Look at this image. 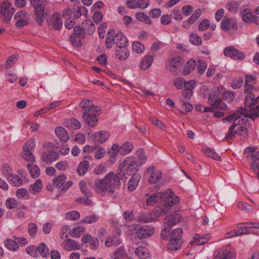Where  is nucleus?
I'll use <instances>...</instances> for the list:
<instances>
[{
    "label": "nucleus",
    "instance_id": "1",
    "mask_svg": "<svg viewBox=\"0 0 259 259\" xmlns=\"http://www.w3.org/2000/svg\"><path fill=\"white\" fill-rule=\"evenodd\" d=\"M255 90L253 84H244V93L248 94L244 100V106L250 108L249 110L241 107L236 113L228 115L223 119V120L233 121V124L229 128L226 138L231 139L235 135L238 134L240 136L246 137L248 135V130L244 125V118L240 115L245 117H253L259 116V96L255 98V96L251 92Z\"/></svg>",
    "mask_w": 259,
    "mask_h": 259
},
{
    "label": "nucleus",
    "instance_id": "2",
    "mask_svg": "<svg viewBox=\"0 0 259 259\" xmlns=\"http://www.w3.org/2000/svg\"><path fill=\"white\" fill-rule=\"evenodd\" d=\"M94 185V190L98 194L103 195L106 192L113 193L115 188H118L120 186L119 176L116 174L114 175L113 172L110 171L103 179H96Z\"/></svg>",
    "mask_w": 259,
    "mask_h": 259
},
{
    "label": "nucleus",
    "instance_id": "3",
    "mask_svg": "<svg viewBox=\"0 0 259 259\" xmlns=\"http://www.w3.org/2000/svg\"><path fill=\"white\" fill-rule=\"evenodd\" d=\"M140 165L136 158L134 157H127L121 162L119 168L117 169V176H119V179H126L127 176L137 174V172Z\"/></svg>",
    "mask_w": 259,
    "mask_h": 259
},
{
    "label": "nucleus",
    "instance_id": "4",
    "mask_svg": "<svg viewBox=\"0 0 259 259\" xmlns=\"http://www.w3.org/2000/svg\"><path fill=\"white\" fill-rule=\"evenodd\" d=\"M60 155L55 150L54 145L51 142H46L42 146L40 161L47 164H51L59 159Z\"/></svg>",
    "mask_w": 259,
    "mask_h": 259
},
{
    "label": "nucleus",
    "instance_id": "5",
    "mask_svg": "<svg viewBox=\"0 0 259 259\" xmlns=\"http://www.w3.org/2000/svg\"><path fill=\"white\" fill-rule=\"evenodd\" d=\"M30 5L34 8L36 21L39 24L45 20L46 14L45 8L47 6L46 0H29Z\"/></svg>",
    "mask_w": 259,
    "mask_h": 259
},
{
    "label": "nucleus",
    "instance_id": "6",
    "mask_svg": "<svg viewBox=\"0 0 259 259\" xmlns=\"http://www.w3.org/2000/svg\"><path fill=\"white\" fill-rule=\"evenodd\" d=\"M240 14L242 21L246 23H254L259 25V17L252 14L249 8L242 7L240 11Z\"/></svg>",
    "mask_w": 259,
    "mask_h": 259
},
{
    "label": "nucleus",
    "instance_id": "7",
    "mask_svg": "<svg viewBox=\"0 0 259 259\" xmlns=\"http://www.w3.org/2000/svg\"><path fill=\"white\" fill-rule=\"evenodd\" d=\"M14 12V9L12 7L11 4L9 2H4L1 4V20L8 23L11 19Z\"/></svg>",
    "mask_w": 259,
    "mask_h": 259
},
{
    "label": "nucleus",
    "instance_id": "8",
    "mask_svg": "<svg viewBox=\"0 0 259 259\" xmlns=\"http://www.w3.org/2000/svg\"><path fill=\"white\" fill-rule=\"evenodd\" d=\"M67 177L64 175H59L53 179V185L60 189L62 192L65 191L69 189L73 183L71 181H66Z\"/></svg>",
    "mask_w": 259,
    "mask_h": 259
},
{
    "label": "nucleus",
    "instance_id": "9",
    "mask_svg": "<svg viewBox=\"0 0 259 259\" xmlns=\"http://www.w3.org/2000/svg\"><path fill=\"white\" fill-rule=\"evenodd\" d=\"M224 54L233 60H242L245 57V54L233 46H229L224 50Z\"/></svg>",
    "mask_w": 259,
    "mask_h": 259
},
{
    "label": "nucleus",
    "instance_id": "10",
    "mask_svg": "<svg viewBox=\"0 0 259 259\" xmlns=\"http://www.w3.org/2000/svg\"><path fill=\"white\" fill-rule=\"evenodd\" d=\"M47 22L48 26L52 29L59 30L63 25V20L60 13H54L50 17Z\"/></svg>",
    "mask_w": 259,
    "mask_h": 259
},
{
    "label": "nucleus",
    "instance_id": "11",
    "mask_svg": "<svg viewBox=\"0 0 259 259\" xmlns=\"http://www.w3.org/2000/svg\"><path fill=\"white\" fill-rule=\"evenodd\" d=\"M84 37V32L80 26H75L74 33L70 37V41L75 47H80L81 45V40Z\"/></svg>",
    "mask_w": 259,
    "mask_h": 259
},
{
    "label": "nucleus",
    "instance_id": "12",
    "mask_svg": "<svg viewBox=\"0 0 259 259\" xmlns=\"http://www.w3.org/2000/svg\"><path fill=\"white\" fill-rule=\"evenodd\" d=\"M14 19L16 20L15 25L17 27H23L28 24L29 15L26 11H20L16 13Z\"/></svg>",
    "mask_w": 259,
    "mask_h": 259
},
{
    "label": "nucleus",
    "instance_id": "13",
    "mask_svg": "<svg viewBox=\"0 0 259 259\" xmlns=\"http://www.w3.org/2000/svg\"><path fill=\"white\" fill-rule=\"evenodd\" d=\"M79 107L81 108V112L83 114L92 112H99V108L93 105L92 100L84 99L79 103Z\"/></svg>",
    "mask_w": 259,
    "mask_h": 259
},
{
    "label": "nucleus",
    "instance_id": "14",
    "mask_svg": "<svg viewBox=\"0 0 259 259\" xmlns=\"http://www.w3.org/2000/svg\"><path fill=\"white\" fill-rule=\"evenodd\" d=\"M236 255L227 246H223L215 255L213 259H235Z\"/></svg>",
    "mask_w": 259,
    "mask_h": 259
},
{
    "label": "nucleus",
    "instance_id": "15",
    "mask_svg": "<svg viewBox=\"0 0 259 259\" xmlns=\"http://www.w3.org/2000/svg\"><path fill=\"white\" fill-rule=\"evenodd\" d=\"M163 195L164 197H163L162 200H165L164 203L170 208L174 204L179 201V197L175 195L171 190H167L163 193Z\"/></svg>",
    "mask_w": 259,
    "mask_h": 259
},
{
    "label": "nucleus",
    "instance_id": "16",
    "mask_svg": "<svg viewBox=\"0 0 259 259\" xmlns=\"http://www.w3.org/2000/svg\"><path fill=\"white\" fill-rule=\"evenodd\" d=\"M212 100L211 102H210V100H208V104L210 105V107L206 108V112H212L215 109L226 110L227 105L222 101L221 98Z\"/></svg>",
    "mask_w": 259,
    "mask_h": 259
},
{
    "label": "nucleus",
    "instance_id": "17",
    "mask_svg": "<svg viewBox=\"0 0 259 259\" xmlns=\"http://www.w3.org/2000/svg\"><path fill=\"white\" fill-rule=\"evenodd\" d=\"M146 172L150 175L148 182L150 184H155L161 179V172L159 170H155L154 166H150L147 168Z\"/></svg>",
    "mask_w": 259,
    "mask_h": 259
},
{
    "label": "nucleus",
    "instance_id": "18",
    "mask_svg": "<svg viewBox=\"0 0 259 259\" xmlns=\"http://www.w3.org/2000/svg\"><path fill=\"white\" fill-rule=\"evenodd\" d=\"M154 231L153 228L148 226H138L136 235L140 239L148 237L152 235Z\"/></svg>",
    "mask_w": 259,
    "mask_h": 259
},
{
    "label": "nucleus",
    "instance_id": "19",
    "mask_svg": "<svg viewBox=\"0 0 259 259\" xmlns=\"http://www.w3.org/2000/svg\"><path fill=\"white\" fill-rule=\"evenodd\" d=\"M181 59L179 57H173L169 59L166 65V69L172 73L176 74L181 66Z\"/></svg>",
    "mask_w": 259,
    "mask_h": 259
},
{
    "label": "nucleus",
    "instance_id": "20",
    "mask_svg": "<svg viewBox=\"0 0 259 259\" xmlns=\"http://www.w3.org/2000/svg\"><path fill=\"white\" fill-rule=\"evenodd\" d=\"M99 112H91L82 115L84 122L90 126L94 127L97 125L98 120L97 116Z\"/></svg>",
    "mask_w": 259,
    "mask_h": 259
},
{
    "label": "nucleus",
    "instance_id": "21",
    "mask_svg": "<svg viewBox=\"0 0 259 259\" xmlns=\"http://www.w3.org/2000/svg\"><path fill=\"white\" fill-rule=\"evenodd\" d=\"M81 242L84 244H89L90 247L93 250L96 249L99 245L98 239L89 234H84L82 237Z\"/></svg>",
    "mask_w": 259,
    "mask_h": 259
},
{
    "label": "nucleus",
    "instance_id": "22",
    "mask_svg": "<svg viewBox=\"0 0 259 259\" xmlns=\"http://www.w3.org/2000/svg\"><path fill=\"white\" fill-rule=\"evenodd\" d=\"M181 218L182 215L179 213L170 214L164 220V225L170 229L174 225L181 221Z\"/></svg>",
    "mask_w": 259,
    "mask_h": 259
},
{
    "label": "nucleus",
    "instance_id": "23",
    "mask_svg": "<svg viewBox=\"0 0 259 259\" xmlns=\"http://www.w3.org/2000/svg\"><path fill=\"white\" fill-rule=\"evenodd\" d=\"M92 136L93 137L95 142L102 144L108 139L110 134L107 131H99L92 134Z\"/></svg>",
    "mask_w": 259,
    "mask_h": 259
},
{
    "label": "nucleus",
    "instance_id": "24",
    "mask_svg": "<svg viewBox=\"0 0 259 259\" xmlns=\"http://www.w3.org/2000/svg\"><path fill=\"white\" fill-rule=\"evenodd\" d=\"M80 29L85 33L91 35L95 31L96 28L94 22L91 20H85L82 23Z\"/></svg>",
    "mask_w": 259,
    "mask_h": 259
},
{
    "label": "nucleus",
    "instance_id": "25",
    "mask_svg": "<svg viewBox=\"0 0 259 259\" xmlns=\"http://www.w3.org/2000/svg\"><path fill=\"white\" fill-rule=\"evenodd\" d=\"M62 246L67 251L78 250L80 248L79 245L75 241L70 239H66L63 241Z\"/></svg>",
    "mask_w": 259,
    "mask_h": 259
},
{
    "label": "nucleus",
    "instance_id": "26",
    "mask_svg": "<svg viewBox=\"0 0 259 259\" xmlns=\"http://www.w3.org/2000/svg\"><path fill=\"white\" fill-rule=\"evenodd\" d=\"M224 90L225 88L223 86L213 88L209 94L208 100H210V102H211L212 99L221 98L220 95L223 94Z\"/></svg>",
    "mask_w": 259,
    "mask_h": 259
},
{
    "label": "nucleus",
    "instance_id": "27",
    "mask_svg": "<svg viewBox=\"0 0 259 259\" xmlns=\"http://www.w3.org/2000/svg\"><path fill=\"white\" fill-rule=\"evenodd\" d=\"M170 209L168 206L163 203V204L155 207L153 212L156 217H160L168 213Z\"/></svg>",
    "mask_w": 259,
    "mask_h": 259
},
{
    "label": "nucleus",
    "instance_id": "28",
    "mask_svg": "<svg viewBox=\"0 0 259 259\" xmlns=\"http://www.w3.org/2000/svg\"><path fill=\"white\" fill-rule=\"evenodd\" d=\"M163 193L161 192L151 195L147 200L146 203L149 206L154 205L160 200L163 199Z\"/></svg>",
    "mask_w": 259,
    "mask_h": 259
},
{
    "label": "nucleus",
    "instance_id": "29",
    "mask_svg": "<svg viewBox=\"0 0 259 259\" xmlns=\"http://www.w3.org/2000/svg\"><path fill=\"white\" fill-rule=\"evenodd\" d=\"M154 60L153 57L151 55L146 56L141 61L140 68L143 70L148 69L152 64Z\"/></svg>",
    "mask_w": 259,
    "mask_h": 259
},
{
    "label": "nucleus",
    "instance_id": "30",
    "mask_svg": "<svg viewBox=\"0 0 259 259\" xmlns=\"http://www.w3.org/2000/svg\"><path fill=\"white\" fill-rule=\"evenodd\" d=\"M56 136L63 142H67L69 140V136L65 128L61 126L56 127L55 130Z\"/></svg>",
    "mask_w": 259,
    "mask_h": 259
},
{
    "label": "nucleus",
    "instance_id": "31",
    "mask_svg": "<svg viewBox=\"0 0 259 259\" xmlns=\"http://www.w3.org/2000/svg\"><path fill=\"white\" fill-rule=\"evenodd\" d=\"M140 175L138 174L132 175V177L131 178L128 183V190L132 191L136 189L140 180Z\"/></svg>",
    "mask_w": 259,
    "mask_h": 259
},
{
    "label": "nucleus",
    "instance_id": "32",
    "mask_svg": "<svg viewBox=\"0 0 259 259\" xmlns=\"http://www.w3.org/2000/svg\"><path fill=\"white\" fill-rule=\"evenodd\" d=\"M118 49L116 51V57L119 60H124L126 59L130 55L129 51L126 47H118Z\"/></svg>",
    "mask_w": 259,
    "mask_h": 259
},
{
    "label": "nucleus",
    "instance_id": "33",
    "mask_svg": "<svg viewBox=\"0 0 259 259\" xmlns=\"http://www.w3.org/2000/svg\"><path fill=\"white\" fill-rule=\"evenodd\" d=\"M115 44L117 47H126L127 45V41L126 38L121 33L115 34Z\"/></svg>",
    "mask_w": 259,
    "mask_h": 259
},
{
    "label": "nucleus",
    "instance_id": "34",
    "mask_svg": "<svg viewBox=\"0 0 259 259\" xmlns=\"http://www.w3.org/2000/svg\"><path fill=\"white\" fill-rule=\"evenodd\" d=\"M196 62L193 59L189 60L183 68V74L187 75L194 70L196 66Z\"/></svg>",
    "mask_w": 259,
    "mask_h": 259
},
{
    "label": "nucleus",
    "instance_id": "35",
    "mask_svg": "<svg viewBox=\"0 0 259 259\" xmlns=\"http://www.w3.org/2000/svg\"><path fill=\"white\" fill-rule=\"evenodd\" d=\"M135 253L141 259H147L150 256L148 249L142 246L137 248Z\"/></svg>",
    "mask_w": 259,
    "mask_h": 259
},
{
    "label": "nucleus",
    "instance_id": "36",
    "mask_svg": "<svg viewBox=\"0 0 259 259\" xmlns=\"http://www.w3.org/2000/svg\"><path fill=\"white\" fill-rule=\"evenodd\" d=\"M65 125L73 130L79 129L81 127V123L75 118L67 119L64 122Z\"/></svg>",
    "mask_w": 259,
    "mask_h": 259
},
{
    "label": "nucleus",
    "instance_id": "37",
    "mask_svg": "<svg viewBox=\"0 0 259 259\" xmlns=\"http://www.w3.org/2000/svg\"><path fill=\"white\" fill-rule=\"evenodd\" d=\"M239 4L235 1H232L227 3L226 5V9L232 14H236L239 10Z\"/></svg>",
    "mask_w": 259,
    "mask_h": 259
},
{
    "label": "nucleus",
    "instance_id": "38",
    "mask_svg": "<svg viewBox=\"0 0 259 259\" xmlns=\"http://www.w3.org/2000/svg\"><path fill=\"white\" fill-rule=\"evenodd\" d=\"M115 31L113 30H109L106 35V46L108 48H111L115 44Z\"/></svg>",
    "mask_w": 259,
    "mask_h": 259
},
{
    "label": "nucleus",
    "instance_id": "39",
    "mask_svg": "<svg viewBox=\"0 0 259 259\" xmlns=\"http://www.w3.org/2000/svg\"><path fill=\"white\" fill-rule=\"evenodd\" d=\"M27 167L32 178H36L39 176L40 169L38 166L33 164H28Z\"/></svg>",
    "mask_w": 259,
    "mask_h": 259
},
{
    "label": "nucleus",
    "instance_id": "40",
    "mask_svg": "<svg viewBox=\"0 0 259 259\" xmlns=\"http://www.w3.org/2000/svg\"><path fill=\"white\" fill-rule=\"evenodd\" d=\"M42 188V184L41 180L40 179H38L35 181L33 184L30 186L29 191L31 193L35 194L39 193Z\"/></svg>",
    "mask_w": 259,
    "mask_h": 259
},
{
    "label": "nucleus",
    "instance_id": "41",
    "mask_svg": "<svg viewBox=\"0 0 259 259\" xmlns=\"http://www.w3.org/2000/svg\"><path fill=\"white\" fill-rule=\"evenodd\" d=\"M196 68L197 73L201 75L205 72L207 65L205 61L202 60H198L196 62Z\"/></svg>",
    "mask_w": 259,
    "mask_h": 259
},
{
    "label": "nucleus",
    "instance_id": "42",
    "mask_svg": "<svg viewBox=\"0 0 259 259\" xmlns=\"http://www.w3.org/2000/svg\"><path fill=\"white\" fill-rule=\"evenodd\" d=\"M7 180L14 186L19 187L23 184V180L15 174H12L9 176Z\"/></svg>",
    "mask_w": 259,
    "mask_h": 259
},
{
    "label": "nucleus",
    "instance_id": "43",
    "mask_svg": "<svg viewBox=\"0 0 259 259\" xmlns=\"http://www.w3.org/2000/svg\"><path fill=\"white\" fill-rule=\"evenodd\" d=\"M180 240L170 238L167 244L168 249L171 250H176L179 249L181 246Z\"/></svg>",
    "mask_w": 259,
    "mask_h": 259
},
{
    "label": "nucleus",
    "instance_id": "44",
    "mask_svg": "<svg viewBox=\"0 0 259 259\" xmlns=\"http://www.w3.org/2000/svg\"><path fill=\"white\" fill-rule=\"evenodd\" d=\"M37 247V252L38 253V255H40L44 257H46L49 255V250L46 244L41 243Z\"/></svg>",
    "mask_w": 259,
    "mask_h": 259
},
{
    "label": "nucleus",
    "instance_id": "45",
    "mask_svg": "<svg viewBox=\"0 0 259 259\" xmlns=\"http://www.w3.org/2000/svg\"><path fill=\"white\" fill-rule=\"evenodd\" d=\"M89 166V162L88 161L83 160L81 162L77 167V173L80 176L84 175L87 171Z\"/></svg>",
    "mask_w": 259,
    "mask_h": 259
},
{
    "label": "nucleus",
    "instance_id": "46",
    "mask_svg": "<svg viewBox=\"0 0 259 259\" xmlns=\"http://www.w3.org/2000/svg\"><path fill=\"white\" fill-rule=\"evenodd\" d=\"M22 157L27 162H34L35 161V157L33 154V151L23 150Z\"/></svg>",
    "mask_w": 259,
    "mask_h": 259
},
{
    "label": "nucleus",
    "instance_id": "47",
    "mask_svg": "<svg viewBox=\"0 0 259 259\" xmlns=\"http://www.w3.org/2000/svg\"><path fill=\"white\" fill-rule=\"evenodd\" d=\"M251 225H252V222L239 223L237 225V227L238 228L237 230L240 231V232H242L243 233L244 232L243 235L249 234V229Z\"/></svg>",
    "mask_w": 259,
    "mask_h": 259
},
{
    "label": "nucleus",
    "instance_id": "48",
    "mask_svg": "<svg viewBox=\"0 0 259 259\" xmlns=\"http://www.w3.org/2000/svg\"><path fill=\"white\" fill-rule=\"evenodd\" d=\"M133 149V144L130 142H125L120 147V154L122 155H126L130 153Z\"/></svg>",
    "mask_w": 259,
    "mask_h": 259
},
{
    "label": "nucleus",
    "instance_id": "49",
    "mask_svg": "<svg viewBox=\"0 0 259 259\" xmlns=\"http://www.w3.org/2000/svg\"><path fill=\"white\" fill-rule=\"evenodd\" d=\"M193 241L191 243L194 245H201L207 242L206 238L200 237L199 235L196 234L193 237Z\"/></svg>",
    "mask_w": 259,
    "mask_h": 259
},
{
    "label": "nucleus",
    "instance_id": "50",
    "mask_svg": "<svg viewBox=\"0 0 259 259\" xmlns=\"http://www.w3.org/2000/svg\"><path fill=\"white\" fill-rule=\"evenodd\" d=\"M28 233L29 235L32 238L36 237L37 232V226L33 223H30L27 226Z\"/></svg>",
    "mask_w": 259,
    "mask_h": 259
},
{
    "label": "nucleus",
    "instance_id": "51",
    "mask_svg": "<svg viewBox=\"0 0 259 259\" xmlns=\"http://www.w3.org/2000/svg\"><path fill=\"white\" fill-rule=\"evenodd\" d=\"M111 256L118 259H122L126 257V252L123 247H120L114 252L113 254Z\"/></svg>",
    "mask_w": 259,
    "mask_h": 259
},
{
    "label": "nucleus",
    "instance_id": "52",
    "mask_svg": "<svg viewBox=\"0 0 259 259\" xmlns=\"http://www.w3.org/2000/svg\"><path fill=\"white\" fill-rule=\"evenodd\" d=\"M35 145V140L34 139H29L23 146V150L33 151Z\"/></svg>",
    "mask_w": 259,
    "mask_h": 259
},
{
    "label": "nucleus",
    "instance_id": "53",
    "mask_svg": "<svg viewBox=\"0 0 259 259\" xmlns=\"http://www.w3.org/2000/svg\"><path fill=\"white\" fill-rule=\"evenodd\" d=\"M4 244L6 247L10 250H16L19 248V245L16 240L8 239L5 242Z\"/></svg>",
    "mask_w": 259,
    "mask_h": 259
},
{
    "label": "nucleus",
    "instance_id": "54",
    "mask_svg": "<svg viewBox=\"0 0 259 259\" xmlns=\"http://www.w3.org/2000/svg\"><path fill=\"white\" fill-rule=\"evenodd\" d=\"M204 153L208 157H211L216 160H221V157L217 153L209 148L204 149Z\"/></svg>",
    "mask_w": 259,
    "mask_h": 259
},
{
    "label": "nucleus",
    "instance_id": "55",
    "mask_svg": "<svg viewBox=\"0 0 259 259\" xmlns=\"http://www.w3.org/2000/svg\"><path fill=\"white\" fill-rule=\"evenodd\" d=\"M132 48L134 52L137 53H142L145 50V47L139 41H135L132 44Z\"/></svg>",
    "mask_w": 259,
    "mask_h": 259
},
{
    "label": "nucleus",
    "instance_id": "56",
    "mask_svg": "<svg viewBox=\"0 0 259 259\" xmlns=\"http://www.w3.org/2000/svg\"><path fill=\"white\" fill-rule=\"evenodd\" d=\"M16 195L19 198L28 199L29 197V194L27 190L24 188H20L16 191Z\"/></svg>",
    "mask_w": 259,
    "mask_h": 259
},
{
    "label": "nucleus",
    "instance_id": "57",
    "mask_svg": "<svg viewBox=\"0 0 259 259\" xmlns=\"http://www.w3.org/2000/svg\"><path fill=\"white\" fill-rule=\"evenodd\" d=\"M190 41L195 46H200L202 41L201 38L196 34H191L189 37Z\"/></svg>",
    "mask_w": 259,
    "mask_h": 259
},
{
    "label": "nucleus",
    "instance_id": "58",
    "mask_svg": "<svg viewBox=\"0 0 259 259\" xmlns=\"http://www.w3.org/2000/svg\"><path fill=\"white\" fill-rule=\"evenodd\" d=\"M90 185V183H86L84 181H80L79 183V187L82 193L87 197L90 196V192L89 188V186Z\"/></svg>",
    "mask_w": 259,
    "mask_h": 259
},
{
    "label": "nucleus",
    "instance_id": "59",
    "mask_svg": "<svg viewBox=\"0 0 259 259\" xmlns=\"http://www.w3.org/2000/svg\"><path fill=\"white\" fill-rule=\"evenodd\" d=\"M118 153H120V147L118 144L115 143L112 146L109 153L111 158H115Z\"/></svg>",
    "mask_w": 259,
    "mask_h": 259
},
{
    "label": "nucleus",
    "instance_id": "60",
    "mask_svg": "<svg viewBox=\"0 0 259 259\" xmlns=\"http://www.w3.org/2000/svg\"><path fill=\"white\" fill-rule=\"evenodd\" d=\"M99 217L96 214H92L86 217L84 219L81 220V223L85 224H93L99 220Z\"/></svg>",
    "mask_w": 259,
    "mask_h": 259
},
{
    "label": "nucleus",
    "instance_id": "61",
    "mask_svg": "<svg viewBox=\"0 0 259 259\" xmlns=\"http://www.w3.org/2000/svg\"><path fill=\"white\" fill-rule=\"evenodd\" d=\"M136 17L139 20L141 21H144L146 23L151 24L152 23V20L147 15L143 13H137L136 14Z\"/></svg>",
    "mask_w": 259,
    "mask_h": 259
},
{
    "label": "nucleus",
    "instance_id": "62",
    "mask_svg": "<svg viewBox=\"0 0 259 259\" xmlns=\"http://www.w3.org/2000/svg\"><path fill=\"white\" fill-rule=\"evenodd\" d=\"M183 230L178 228L172 230L170 234V238L181 239L183 235Z\"/></svg>",
    "mask_w": 259,
    "mask_h": 259
},
{
    "label": "nucleus",
    "instance_id": "63",
    "mask_svg": "<svg viewBox=\"0 0 259 259\" xmlns=\"http://www.w3.org/2000/svg\"><path fill=\"white\" fill-rule=\"evenodd\" d=\"M87 9L82 6L77 7V10L74 12V16L76 18L80 17L82 15H86L87 14Z\"/></svg>",
    "mask_w": 259,
    "mask_h": 259
},
{
    "label": "nucleus",
    "instance_id": "64",
    "mask_svg": "<svg viewBox=\"0 0 259 259\" xmlns=\"http://www.w3.org/2000/svg\"><path fill=\"white\" fill-rule=\"evenodd\" d=\"M37 247L35 245H30L26 248L25 251L27 253L32 257H37L38 253L37 252Z\"/></svg>",
    "mask_w": 259,
    "mask_h": 259
}]
</instances>
